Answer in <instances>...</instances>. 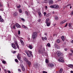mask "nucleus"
Returning a JSON list of instances; mask_svg holds the SVG:
<instances>
[{
	"instance_id": "e433bc0d",
	"label": "nucleus",
	"mask_w": 73,
	"mask_h": 73,
	"mask_svg": "<svg viewBox=\"0 0 73 73\" xmlns=\"http://www.w3.org/2000/svg\"><path fill=\"white\" fill-rule=\"evenodd\" d=\"M69 5H70V9H71L72 8V6H71V4H69L67 6H69Z\"/></svg>"
},
{
	"instance_id": "58836bf2",
	"label": "nucleus",
	"mask_w": 73,
	"mask_h": 73,
	"mask_svg": "<svg viewBox=\"0 0 73 73\" xmlns=\"http://www.w3.org/2000/svg\"><path fill=\"white\" fill-rule=\"evenodd\" d=\"M17 8H20L21 7V5H19V6H17Z\"/></svg>"
},
{
	"instance_id": "9d476101",
	"label": "nucleus",
	"mask_w": 73,
	"mask_h": 73,
	"mask_svg": "<svg viewBox=\"0 0 73 73\" xmlns=\"http://www.w3.org/2000/svg\"><path fill=\"white\" fill-rule=\"evenodd\" d=\"M15 26L17 28H20V27H21L20 25L18 24V23L16 24H15Z\"/></svg>"
},
{
	"instance_id": "a19ab883",
	"label": "nucleus",
	"mask_w": 73,
	"mask_h": 73,
	"mask_svg": "<svg viewBox=\"0 0 73 73\" xmlns=\"http://www.w3.org/2000/svg\"><path fill=\"white\" fill-rule=\"evenodd\" d=\"M45 62L46 63H48V60L47 59H46L45 60Z\"/></svg>"
},
{
	"instance_id": "20e7f679",
	"label": "nucleus",
	"mask_w": 73,
	"mask_h": 73,
	"mask_svg": "<svg viewBox=\"0 0 73 73\" xmlns=\"http://www.w3.org/2000/svg\"><path fill=\"white\" fill-rule=\"evenodd\" d=\"M17 58L19 60H21V54L18 53L17 56Z\"/></svg>"
},
{
	"instance_id": "0e129e2a",
	"label": "nucleus",
	"mask_w": 73,
	"mask_h": 73,
	"mask_svg": "<svg viewBox=\"0 0 73 73\" xmlns=\"http://www.w3.org/2000/svg\"><path fill=\"white\" fill-rule=\"evenodd\" d=\"M44 35L45 36H47V34L46 33H44Z\"/></svg>"
},
{
	"instance_id": "aec40b11",
	"label": "nucleus",
	"mask_w": 73,
	"mask_h": 73,
	"mask_svg": "<svg viewBox=\"0 0 73 73\" xmlns=\"http://www.w3.org/2000/svg\"><path fill=\"white\" fill-rule=\"evenodd\" d=\"M53 3V1L52 0H50L49 1V4H52Z\"/></svg>"
},
{
	"instance_id": "7c9ffc66",
	"label": "nucleus",
	"mask_w": 73,
	"mask_h": 73,
	"mask_svg": "<svg viewBox=\"0 0 73 73\" xmlns=\"http://www.w3.org/2000/svg\"><path fill=\"white\" fill-rule=\"evenodd\" d=\"M62 72V68H61L60 69L59 71V73H61Z\"/></svg>"
},
{
	"instance_id": "dca6fc26",
	"label": "nucleus",
	"mask_w": 73,
	"mask_h": 73,
	"mask_svg": "<svg viewBox=\"0 0 73 73\" xmlns=\"http://www.w3.org/2000/svg\"><path fill=\"white\" fill-rule=\"evenodd\" d=\"M68 67L69 68H73V65L72 64H69L68 65Z\"/></svg>"
},
{
	"instance_id": "338daca9",
	"label": "nucleus",
	"mask_w": 73,
	"mask_h": 73,
	"mask_svg": "<svg viewBox=\"0 0 73 73\" xmlns=\"http://www.w3.org/2000/svg\"><path fill=\"white\" fill-rule=\"evenodd\" d=\"M13 53L15 54V53H16V52L15 51H14Z\"/></svg>"
},
{
	"instance_id": "f704fd0d",
	"label": "nucleus",
	"mask_w": 73,
	"mask_h": 73,
	"mask_svg": "<svg viewBox=\"0 0 73 73\" xmlns=\"http://www.w3.org/2000/svg\"><path fill=\"white\" fill-rule=\"evenodd\" d=\"M19 12H20V13H22V11L21 9H19Z\"/></svg>"
},
{
	"instance_id": "2eb2a0df",
	"label": "nucleus",
	"mask_w": 73,
	"mask_h": 73,
	"mask_svg": "<svg viewBox=\"0 0 73 73\" xmlns=\"http://www.w3.org/2000/svg\"><path fill=\"white\" fill-rule=\"evenodd\" d=\"M21 66L22 68V70H23V71H24V70H25V68H24V67L23 66V65H21Z\"/></svg>"
},
{
	"instance_id": "6e6d98bb",
	"label": "nucleus",
	"mask_w": 73,
	"mask_h": 73,
	"mask_svg": "<svg viewBox=\"0 0 73 73\" xmlns=\"http://www.w3.org/2000/svg\"><path fill=\"white\" fill-rule=\"evenodd\" d=\"M44 40H46V37H44Z\"/></svg>"
},
{
	"instance_id": "864d4df0",
	"label": "nucleus",
	"mask_w": 73,
	"mask_h": 73,
	"mask_svg": "<svg viewBox=\"0 0 73 73\" xmlns=\"http://www.w3.org/2000/svg\"><path fill=\"white\" fill-rule=\"evenodd\" d=\"M42 72L43 73H47L46 72H45V71H43Z\"/></svg>"
},
{
	"instance_id": "052dcab7",
	"label": "nucleus",
	"mask_w": 73,
	"mask_h": 73,
	"mask_svg": "<svg viewBox=\"0 0 73 73\" xmlns=\"http://www.w3.org/2000/svg\"><path fill=\"white\" fill-rule=\"evenodd\" d=\"M68 50V49L67 48H64V50H65L66 51Z\"/></svg>"
},
{
	"instance_id": "4d7b16f0",
	"label": "nucleus",
	"mask_w": 73,
	"mask_h": 73,
	"mask_svg": "<svg viewBox=\"0 0 73 73\" xmlns=\"http://www.w3.org/2000/svg\"><path fill=\"white\" fill-rule=\"evenodd\" d=\"M70 51L72 52V53H73V50H72V49L70 50Z\"/></svg>"
},
{
	"instance_id": "2f4dec72",
	"label": "nucleus",
	"mask_w": 73,
	"mask_h": 73,
	"mask_svg": "<svg viewBox=\"0 0 73 73\" xmlns=\"http://www.w3.org/2000/svg\"><path fill=\"white\" fill-rule=\"evenodd\" d=\"M3 6V5L2 3H0V7H2Z\"/></svg>"
},
{
	"instance_id": "ddd939ff",
	"label": "nucleus",
	"mask_w": 73,
	"mask_h": 73,
	"mask_svg": "<svg viewBox=\"0 0 73 73\" xmlns=\"http://www.w3.org/2000/svg\"><path fill=\"white\" fill-rule=\"evenodd\" d=\"M38 15L39 16V17H42V15L41 14V13L40 12H38Z\"/></svg>"
},
{
	"instance_id": "0eeeda50",
	"label": "nucleus",
	"mask_w": 73,
	"mask_h": 73,
	"mask_svg": "<svg viewBox=\"0 0 73 73\" xmlns=\"http://www.w3.org/2000/svg\"><path fill=\"white\" fill-rule=\"evenodd\" d=\"M48 66H50V67H51V68H52V67H53V66H54V64L52 63L48 64Z\"/></svg>"
},
{
	"instance_id": "c756f323",
	"label": "nucleus",
	"mask_w": 73,
	"mask_h": 73,
	"mask_svg": "<svg viewBox=\"0 0 73 73\" xmlns=\"http://www.w3.org/2000/svg\"><path fill=\"white\" fill-rule=\"evenodd\" d=\"M71 25H72V23H70L69 24L68 26L70 28H72V26L71 27Z\"/></svg>"
},
{
	"instance_id": "412c9836",
	"label": "nucleus",
	"mask_w": 73,
	"mask_h": 73,
	"mask_svg": "<svg viewBox=\"0 0 73 73\" xmlns=\"http://www.w3.org/2000/svg\"><path fill=\"white\" fill-rule=\"evenodd\" d=\"M50 0H44V3H49Z\"/></svg>"
},
{
	"instance_id": "423d86ee",
	"label": "nucleus",
	"mask_w": 73,
	"mask_h": 73,
	"mask_svg": "<svg viewBox=\"0 0 73 73\" xmlns=\"http://www.w3.org/2000/svg\"><path fill=\"white\" fill-rule=\"evenodd\" d=\"M58 61L59 62L63 63L64 62V60L62 58H60L59 59H58Z\"/></svg>"
},
{
	"instance_id": "39448f33",
	"label": "nucleus",
	"mask_w": 73,
	"mask_h": 73,
	"mask_svg": "<svg viewBox=\"0 0 73 73\" xmlns=\"http://www.w3.org/2000/svg\"><path fill=\"white\" fill-rule=\"evenodd\" d=\"M25 52L26 53L28 57H31V54H29L28 51L27 50H25Z\"/></svg>"
},
{
	"instance_id": "c9c22d12",
	"label": "nucleus",
	"mask_w": 73,
	"mask_h": 73,
	"mask_svg": "<svg viewBox=\"0 0 73 73\" xmlns=\"http://www.w3.org/2000/svg\"><path fill=\"white\" fill-rule=\"evenodd\" d=\"M47 46L48 47H49L50 46V44L49 43H48L47 44Z\"/></svg>"
},
{
	"instance_id": "774afa93",
	"label": "nucleus",
	"mask_w": 73,
	"mask_h": 73,
	"mask_svg": "<svg viewBox=\"0 0 73 73\" xmlns=\"http://www.w3.org/2000/svg\"><path fill=\"white\" fill-rule=\"evenodd\" d=\"M71 73H73V71H71Z\"/></svg>"
},
{
	"instance_id": "09e8293b",
	"label": "nucleus",
	"mask_w": 73,
	"mask_h": 73,
	"mask_svg": "<svg viewBox=\"0 0 73 73\" xmlns=\"http://www.w3.org/2000/svg\"><path fill=\"white\" fill-rule=\"evenodd\" d=\"M18 35H20V31H18Z\"/></svg>"
},
{
	"instance_id": "6e6552de",
	"label": "nucleus",
	"mask_w": 73,
	"mask_h": 73,
	"mask_svg": "<svg viewBox=\"0 0 73 73\" xmlns=\"http://www.w3.org/2000/svg\"><path fill=\"white\" fill-rule=\"evenodd\" d=\"M22 27L23 28H25V29H28V27L25 26L24 25H22Z\"/></svg>"
},
{
	"instance_id": "603ef678",
	"label": "nucleus",
	"mask_w": 73,
	"mask_h": 73,
	"mask_svg": "<svg viewBox=\"0 0 73 73\" xmlns=\"http://www.w3.org/2000/svg\"><path fill=\"white\" fill-rule=\"evenodd\" d=\"M67 26H68V23H66V25H65V27H67Z\"/></svg>"
},
{
	"instance_id": "69168bd1",
	"label": "nucleus",
	"mask_w": 73,
	"mask_h": 73,
	"mask_svg": "<svg viewBox=\"0 0 73 73\" xmlns=\"http://www.w3.org/2000/svg\"><path fill=\"white\" fill-rule=\"evenodd\" d=\"M18 70L19 72H21V70L20 69H18Z\"/></svg>"
},
{
	"instance_id": "c85d7f7f",
	"label": "nucleus",
	"mask_w": 73,
	"mask_h": 73,
	"mask_svg": "<svg viewBox=\"0 0 73 73\" xmlns=\"http://www.w3.org/2000/svg\"><path fill=\"white\" fill-rule=\"evenodd\" d=\"M56 41L58 43H60V40L59 39H58L56 40Z\"/></svg>"
},
{
	"instance_id": "8fccbe9b",
	"label": "nucleus",
	"mask_w": 73,
	"mask_h": 73,
	"mask_svg": "<svg viewBox=\"0 0 73 73\" xmlns=\"http://www.w3.org/2000/svg\"><path fill=\"white\" fill-rule=\"evenodd\" d=\"M0 10L2 11H4V9L3 8H2L1 9H0Z\"/></svg>"
},
{
	"instance_id": "cd10ccee",
	"label": "nucleus",
	"mask_w": 73,
	"mask_h": 73,
	"mask_svg": "<svg viewBox=\"0 0 73 73\" xmlns=\"http://www.w3.org/2000/svg\"><path fill=\"white\" fill-rule=\"evenodd\" d=\"M55 19L56 20H58V17L57 16H56L55 17Z\"/></svg>"
},
{
	"instance_id": "ea45409f",
	"label": "nucleus",
	"mask_w": 73,
	"mask_h": 73,
	"mask_svg": "<svg viewBox=\"0 0 73 73\" xmlns=\"http://www.w3.org/2000/svg\"><path fill=\"white\" fill-rule=\"evenodd\" d=\"M25 12L27 15H28V12L27 11H25Z\"/></svg>"
},
{
	"instance_id": "3c124183",
	"label": "nucleus",
	"mask_w": 73,
	"mask_h": 73,
	"mask_svg": "<svg viewBox=\"0 0 73 73\" xmlns=\"http://www.w3.org/2000/svg\"><path fill=\"white\" fill-rule=\"evenodd\" d=\"M21 20H22V21H25V20H24V19L23 18H22L21 19Z\"/></svg>"
},
{
	"instance_id": "4c0bfd02",
	"label": "nucleus",
	"mask_w": 73,
	"mask_h": 73,
	"mask_svg": "<svg viewBox=\"0 0 73 73\" xmlns=\"http://www.w3.org/2000/svg\"><path fill=\"white\" fill-rule=\"evenodd\" d=\"M42 50H38V52L39 53H42Z\"/></svg>"
},
{
	"instance_id": "393cba45",
	"label": "nucleus",
	"mask_w": 73,
	"mask_h": 73,
	"mask_svg": "<svg viewBox=\"0 0 73 73\" xmlns=\"http://www.w3.org/2000/svg\"><path fill=\"white\" fill-rule=\"evenodd\" d=\"M49 18H47L46 19V23H49Z\"/></svg>"
},
{
	"instance_id": "5701e85b",
	"label": "nucleus",
	"mask_w": 73,
	"mask_h": 73,
	"mask_svg": "<svg viewBox=\"0 0 73 73\" xmlns=\"http://www.w3.org/2000/svg\"><path fill=\"white\" fill-rule=\"evenodd\" d=\"M28 65L29 66H30L31 65V62L29 61H28Z\"/></svg>"
},
{
	"instance_id": "a211bd4d",
	"label": "nucleus",
	"mask_w": 73,
	"mask_h": 73,
	"mask_svg": "<svg viewBox=\"0 0 73 73\" xmlns=\"http://www.w3.org/2000/svg\"><path fill=\"white\" fill-rule=\"evenodd\" d=\"M13 15L15 16H17L18 15V13L16 12H15L13 13Z\"/></svg>"
},
{
	"instance_id": "79ce46f5",
	"label": "nucleus",
	"mask_w": 73,
	"mask_h": 73,
	"mask_svg": "<svg viewBox=\"0 0 73 73\" xmlns=\"http://www.w3.org/2000/svg\"><path fill=\"white\" fill-rule=\"evenodd\" d=\"M44 16H46V12H44Z\"/></svg>"
},
{
	"instance_id": "473e14b6",
	"label": "nucleus",
	"mask_w": 73,
	"mask_h": 73,
	"mask_svg": "<svg viewBox=\"0 0 73 73\" xmlns=\"http://www.w3.org/2000/svg\"><path fill=\"white\" fill-rule=\"evenodd\" d=\"M15 61L16 62H17V63H18L19 62V61H18V60L17 59H15Z\"/></svg>"
},
{
	"instance_id": "f3484780",
	"label": "nucleus",
	"mask_w": 73,
	"mask_h": 73,
	"mask_svg": "<svg viewBox=\"0 0 73 73\" xmlns=\"http://www.w3.org/2000/svg\"><path fill=\"white\" fill-rule=\"evenodd\" d=\"M66 22V20H64L63 21L61 22L60 23V24H64V23H65V22Z\"/></svg>"
},
{
	"instance_id": "c03bdc74",
	"label": "nucleus",
	"mask_w": 73,
	"mask_h": 73,
	"mask_svg": "<svg viewBox=\"0 0 73 73\" xmlns=\"http://www.w3.org/2000/svg\"><path fill=\"white\" fill-rule=\"evenodd\" d=\"M2 63L3 64H5V61H2Z\"/></svg>"
},
{
	"instance_id": "4be33fe9",
	"label": "nucleus",
	"mask_w": 73,
	"mask_h": 73,
	"mask_svg": "<svg viewBox=\"0 0 73 73\" xmlns=\"http://www.w3.org/2000/svg\"><path fill=\"white\" fill-rule=\"evenodd\" d=\"M55 46L56 47V48L58 49H59L60 48V46H57V44H55Z\"/></svg>"
},
{
	"instance_id": "de8ad7c7",
	"label": "nucleus",
	"mask_w": 73,
	"mask_h": 73,
	"mask_svg": "<svg viewBox=\"0 0 73 73\" xmlns=\"http://www.w3.org/2000/svg\"><path fill=\"white\" fill-rule=\"evenodd\" d=\"M41 19H39L38 20V22H40V21H41Z\"/></svg>"
},
{
	"instance_id": "a878e982",
	"label": "nucleus",
	"mask_w": 73,
	"mask_h": 73,
	"mask_svg": "<svg viewBox=\"0 0 73 73\" xmlns=\"http://www.w3.org/2000/svg\"><path fill=\"white\" fill-rule=\"evenodd\" d=\"M24 61H26V62H28V59H27V58H24Z\"/></svg>"
},
{
	"instance_id": "f8f14e48",
	"label": "nucleus",
	"mask_w": 73,
	"mask_h": 73,
	"mask_svg": "<svg viewBox=\"0 0 73 73\" xmlns=\"http://www.w3.org/2000/svg\"><path fill=\"white\" fill-rule=\"evenodd\" d=\"M15 44L16 45L18 49H19V44H18V43H17V42L15 41Z\"/></svg>"
},
{
	"instance_id": "b1692460",
	"label": "nucleus",
	"mask_w": 73,
	"mask_h": 73,
	"mask_svg": "<svg viewBox=\"0 0 73 73\" xmlns=\"http://www.w3.org/2000/svg\"><path fill=\"white\" fill-rule=\"evenodd\" d=\"M47 26L48 27H49V26H50V22H48L47 23H46Z\"/></svg>"
},
{
	"instance_id": "7ed1b4c3",
	"label": "nucleus",
	"mask_w": 73,
	"mask_h": 73,
	"mask_svg": "<svg viewBox=\"0 0 73 73\" xmlns=\"http://www.w3.org/2000/svg\"><path fill=\"white\" fill-rule=\"evenodd\" d=\"M50 7L52 8H55V9H57V8H58L59 6L57 5H52L50 6Z\"/></svg>"
},
{
	"instance_id": "a18cd8bd",
	"label": "nucleus",
	"mask_w": 73,
	"mask_h": 73,
	"mask_svg": "<svg viewBox=\"0 0 73 73\" xmlns=\"http://www.w3.org/2000/svg\"><path fill=\"white\" fill-rule=\"evenodd\" d=\"M69 55H70V56H72L73 54L72 53H69Z\"/></svg>"
},
{
	"instance_id": "bb28decb",
	"label": "nucleus",
	"mask_w": 73,
	"mask_h": 73,
	"mask_svg": "<svg viewBox=\"0 0 73 73\" xmlns=\"http://www.w3.org/2000/svg\"><path fill=\"white\" fill-rule=\"evenodd\" d=\"M61 38L62 41H64V36H62L61 37Z\"/></svg>"
},
{
	"instance_id": "1a4fd4ad",
	"label": "nucleus",
	"mask_w": 73,
	"mask_h": 73,
	"mask_svg": "<svg viewBox=\"0 0 73 73\" xmlns=\"http://www.w3.org/2000/svg\"><path fill=\"white\" fill-rule=\"evenodd\" d=\"M20 41L22 44V45L23 46L24 45V42L23 41V40L21 39H20Z\"/></svg>"
},
{
	"instance_id": "6ab92c4d",
	"label": "nucleus",
	"mask_w": 73,
	"mask_h": 73,
	"mask_svg": "<svg viewBox=\"0 0 73 73\" xmlns=\"http://www.w3.org/2000/svg\"><path fill=\"white\" fill-rule=\"evenodd\" d=\"M28 48H29V49H33V47L32 45H29L28 46Z\"/></svg>"
},
{
	"instance_id": "49530a36",
	"label": "nucleus",
	"mask_w": 73,
	"mask_h": 73,
	"mask_svg": "<svg viewBox=\"0 0 73 73\" xmlns=\"http://www.w3.org/2000/svg\"><path fill=\"white\" fill-rule=\"evenodd\" d=\"M13 27L14 29H15V25L13 26Z\"/></svg>"
},
{
	"instance_id": "f257e3e1",
	"label": "nucleus",
	"mask_w": 73,
	"mask_h": 73,
	"mask_svg": "<svg viewBox=\"0 0 73 73\" xmlns=\"http://www.w3.org/2000/svg\"><path fill=\"white\" fill-rule=\"evenodd\" d=\"M56 53L59 58H62L63 57V54L61 53V52L59 51H57Z\"/></svg>"
},
{
	"instance_id": "9b49d317",
	"label": "nucleus",
	"mask_w": 73,
	"mask_h": 73,
	"mask_svg": "<svg viewBox=\"0 0 73 73\" xmlns=\"http://www.w3.org/2000/svg\"><path fill=\"white\" fill-rule=\"evenodd\" d=\"M12 46L13 48H14V49H17V48H16V46L15 45V44H13L12 45Z\"/></svg>"
},
{
	"instance_id": "bf43d9fd",
	"label": "nucleus",
	"mask_w": 73,
	"mask_h": 73,
	"mask_svg": "<svg viewBox=\"0 0 73 73\" xmlns=\"http://www.w3.org/2000/svg\"><path fill=\"white\" fill-rule=\"evenodd\" d=\"M7 72L8 73H11V71H8Z\"/></svg>"
},
{
	"instance_id": "f03ea898",
	"label": "nucleus",
	"mask_w": 73,
	"mask_h": 73,
	"mask_svg": "<svg viewBox=\"0 0 73 73\" xmlns=\"http://www.w3.org/2000/svg\"><path fill=\"white\" fill-rule=\"evenodd\" d=\"M37 33L36 32H33L32 36V38L33 39V40L35 39L37 37Z\"/></svg>"
},
{
	"instance_id": "5fc2aeb1",
	"label": "nucleus",
	"mask_w": 73,
	"mask_h": 73,
	"mask_svg": "<svg viewBox=\"0 0 73 73\" xmlns=\"http://www.w3.org/2000/svg\"><path fill=\"white\" fill-rule=\"evenodd\" d=\"M42 40H43V41H44V37H42Z\"/></svg>"
},
{
	"instance_id": "72a5a7b5",
	"label": "nucleus",
	"mask_w": 73,
	"mask_h": 73,
	"mask_svg": "<svg viewBox=\"0 0 73 73\" xmlns=\"http://www.w3.org/2000/svg\"><path fill=\"white\" fill-rule=\"evenodd\" d=\"M3 19H1V18L0 19V21L1 22H3Z\"/></svg>"
},
{
	"instance_id": "13d9d810",
	"label": "nucleus",
	"mask_w": 73,
	"mask_h": 73,
	"mask_svg": "<svg viewBox=\"0 0 73 73\" xmlns=\"http://www.w3.org/2000/svg\"><path fill=\"white\" fill-rule=\"evenodd\" d=\"M71 15H73V11L71 12Z\"/></svg>"
},
{
	"instance_id": "e2e57ef3",
	"label": "nucleus",
	"mask_w": 73,
	"mask_h": 73,
	"mask_svg": "<svg viewBox=\"0 0 73 73\" xmlns=\"http://www.w3.org/2000/svg\"><path fill=\"white\" fill-rule=\"evenodd\" d=\"M28 40H31V38H28Z\"/></svg>"
},
{
	"instance_id": "37998d69",
	"label": "nucleus",
	"mask_w": 73,
	"mask_h": 73,
	"mask_svg": "<svg viewBox=\"0 0 73 73\" xmlns=\"http://www.w3.org/2000/svg\"><path fill=\"white\" fill-rule=\"evenodd\" d=\"M45 8L46 10H47V9H48V7H47V6H45Z\"/></svg>"
},
{
	"instance_id": "680f3d73",
	"label": "nucleus",
	"mask_w": 73,
	"mask_h": 73,
	"mask_svg": "<svg viewBox=\"0 0 73 73\" xmlns=\"http://www.w3.org/2000/svg\"><path fill=\"white\" fill-rule=\"evenodd\" d=\"M61 0H58L56 2H58V1H61Z\"/></svg>"
},
{
	"instance_id": "4468645a",
	"label": "nucleus",
	"mask_w": 73,
	"mask_h": 73,
	"mask_svg": "<svg viewBox=\"0 0 73 73\" xmlns=\"http://www.w3.org/2000/svg\"><path fill=\"white\" fill-rule=\"evenodd\" d=\"M28 52H29V54H31V56L32 57H33V55L32 54V51L29 50L27 51Z\"/></svg>"
}]
</instances>
